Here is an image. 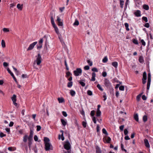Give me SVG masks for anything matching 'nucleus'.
<instances>
[{"label": "nucleus", "instance_id": "1", "mask_svg": "<svg viewBox=\"0 0 153 153\" xmlns=\"http://www.w3.org/2000/svg\"><path fill=\"white\" fill-rule=\"evenodd\" d=\"M36 59L34 61V63L35 62H36L37 65H39L42 62V58L41 56L39 53H38L37 56H36Z\"/></svg>", "mask_w": 153, "mask_h": 153}, {"label": "nucleus", "instance_id": "2", "mask_svg": "<svg viewBox=\"0 0 153 153\" xmlns=\"http://www.w3.org/2000/svg\"><path fill=\"white\" fill-rule=\"evenodd\" d=\"M74 74L76 76H79L82 72V69L80 68H77L73 72Z\"/></svg>", "mask_w": 153, "mask_h": 153}, {"label": "nucleus", "instance_id": "3", "mask_svg": "<svg viewBox=\"0 0 153 153\" xmlns=\"http://www.w3.org/2000/svg\"><path fill=\"white\" fill-rule=\"evenodd\" d=\"M45 149L46 151H48L50 150H53V146L50 143H45Z\"/></svg>", "mask_w": 153, "mask_h": 153}, {"label": "nucleus", "instance_id": "4", "mask_svg": "<svg viewBox=\"0 0 153 153\" xmlns=\"http://www.w3.org/2000/svg\"><path fill=\"white\" fill-rule=\"evenodd\" d=\"M65 143L64 145V148L67 150H69L71 148V145L68 140H67L65 142Z\"/></svg>", "mask_w": 153, "mask_h": 153}, {"label": "nucleus", "instance_id": "5", "mask_svg": "<svg viewBox=\"0 0 153 153\" xmlns=\"http://www.w3.org/2000/svg\"><path fill=\"white\" fill-rule=\"evenodd\" d=\"M104 84L105 86L107 88H110L111 85V84L109 80L106 78L105 79Z\"/></svg>", "mask_w": 153, "mask_h": 153}, {"label": "nucleus", "instance_id": "6", "mask_svg": "<svg viewBox=\"0 0 153 153\" xmlns=\"http://www.w3.org/2000/svg\"><path fill=\"white\" fill-rule=\"evenodd\" d=\"M37 43V42H35L31 44L27 49V51H30L32 50L34 47L35 45Z\"/></svg>", "mask_w": 153, "mask_h": 153}, {"label": "nucleus", "instance_id": "7", "mask_svg": "<svg viewBox=\"0 0 153 153\" xmlns=\"http://www.w3.org/2000/svg\"><path fill=\"white\" fill-rule=\"evenodd\" d=\"M7 71H8V72L10 74L11 76L13 77V78L14 80L15 81L16 83H18V82L17 81V80L16 78V77H15L13 74L12 73V72H11L10 70L9 69V68H8L7 69Z\"/></svg>", "mask_w": 153, "mask_h": 153}, {"label": "nucleus", "instance_id": "8", "mask_svg": "<svg viewBox=\"0 0 153 153\" xmlns=\"http://www.w3.org/2000/svg\"><path fill=\"white\" fill-rule=\"evenodd\" d=\"M61 19L58 16L57 17L56 21L58 23V25L59 26H62L63 25V24L62 22L61 21Z\"/></svg>", "mask_w": 153, "mask_h": 153}, {"label": "nucleus", "instance_id": "9", "mask_svg": "<svg viewBox=\"0 0 153 153\" xmlns=\"http://www.w3.org/2000/svg\"><path fill=\"white\" fill-rule=\"evenodd\" d=\"M134 14L137 17H140L141 16L140 11L139 10H137L134 13Z\"/></svg>", "mask_w": 153, "mask_h": 153}, {"label": "nucleus", "instance_id": "10", "mask_svg": "<svg viewBox=\"0 0 153 153\" xmlns=\"http://www.w3.org/2000/svg\"><path fill=\"white\" fill-rule=\"evenodd\" d=\"M33 134V131L30 130V135L28 138L29 141H31L32 140Z\"/></svg>", "mask_w": 153, "mask_h": 153}, {"label": "nucleus", "instance_id": "11", "mask_svg": "<svg viewBox=\"0 0 153 153\" xmlns=\"http://www.w3.org/2000/svg\"><path fill=\"white\" fill-rule=\"evenodd\" d=\"M144 142L145 146L147 148H149L150 145L148 140L146 139H145L144 140Z\"/></svg>", "mask_w": 153, "mask_h": 153}, {"label": "nucleus", "instance_id": "12", "mask_svg": "<svg viewBox=\"0 0 153 153\" xmlns=\"http://www.w3.org/2000/svg\"><path fill=\"white\" fill-rule=\"evenodd\" d=\"M95 149L96 153H102V151L98 146H96Z\"/></svg>", "mask_w": 153, "mask_h": 153}, {"label": "nucleus", "instance_id": "13", "mask_svg": "<svg viewBox=\"0 0 153 153\" xmlns=\"http://www.w3.org/2000/svg\"><path fill=\"white\" fill-rule=\"evenodd\" d=\"M92 78L91 80V81H94L95 80V77L96 76V74L94 72H93L92 74Z\"/></svg>", "mask_w": 153, "mask_h": 153}, {"label": "nucleus", "instance_id": "14", "mask_svg": "<svg viewBox=\"0 0 153 153\" xmlns=\"http://www.w3.org/2000/svg\"><path fill=\"white\" fill-rule=\"evenodd\" d=\"M44 141L45 144V143H49L50 140L48 137H45L44 138Z\"/></svg>", "mask_w": 153, "mask_h": 153}, {"label": "nucleus", "instance_id": "15", "mask_svg": "<svg viewBox=\"0 0 153 153\" xmlns=\"http://www.w3.org/2000/svg\"><path fill=\"white\" fill-rule=\"evenodd\" d=\"M134 118L136 121L138 122L139 119L137 114H134Z\"/></svg>", "mask_w": 153, "mask_h": 153}, {"label": "nucleus", "instance_id": "16", "mask_svg": "<svg viewBox=\"0 0 153 153\" xmlns=\"http://www.w3.org/2000/svg\"><path fill=\"white\" fill-rule=\"evenodd\" d=\"M147 79V75L146 72L145 71L143 72V76L142 80L146 79Z\"/></svg>", "mask_w": 153, "mask_h": 153}, {"label": "nucleus", "instance_id": "17", "mask_svg": "<svg viewBox=\"0 0 153 153\" xmlns=\"http://www.w3.org/2000/svg\"><path fill=\"white\" fill-rule=\"evenodd\" d=\"M58 100L59 103H62L64 102V98L62 97L58 98Z\"/></svg>", "mask_w": 153, "mask_h": 153}, {"label": "nucleus", "instance_id": "18", "mask_svg": "<svg viewBox=\"0 0 153 153\" xmlns=\"http://www.w3.org/2000/svg\"><path fill=\"white\" fill-rule=\"evenodd\" d=\"M61 121L62 124L63 126H65L66 125L67 122L64 120L63 119H61Z\"/></svg>", "mask_w": 153, "mask_h": 153}, {"label": "nucleus", "instance_id": "19", "mask_svg": "<svg viewBox=\"0 0 153 153\" xmlns=\"http://www.w3.org/2000/svg\"><path fill=\"white\" fill-rule=\"evenodd\" d=\"M143 8L146 10H148L149 9V6L148 5L146 4H144L143 6Z\"/></svg>", "mask_w": 153, "mask_h": 153}, {"label": "nucleus", "instance_id": "20", "mask_svg": "<svg viewBox=\"0 0 153 153\" xmlns=\"http://www.w3.org/2000/svg\"><path fill=\"white\" fill-rule=\"evenodd\" d=\"M112 65L115 68H117L118 66V63L116 62H114L112 63Z\"/></svg>", "mask_w": 153, "mask_h": 153}, {"label": "nucleus", "instance_id": "21", "mask_svg": "<svg viewBox=\"0 0 153 153\" xmlns=\"http://www.w3.org/2000/svg\"><path fill=\"white\" fill-rule=\"evenodd\" d=\"M139 62L140 63H142L144 62V59H143V57L142 56H140L139 57Z\"/></svg>", "mask_w": 153, "mask_h": 153}, {"label": "nucleus", "instance_id": "22", "mask_svg": "<svg viewBox=\"0 0 153 153\" xmlns=\"http://www.w3.org/2000/svg\"><path fill=\"white\" fill-rule=\"evenodd\" d=\"M107 138V139L106 138H105L106 142L108 143H110L111 140V138L109 137H108Z\"/></svg>", "mask_w": 153, "mask_h": 153}, {"label": "nucleus", "instance_id": "23", "mask_svg": "<svg viewBox=\"0 0 153 153\" xmlns=\"http://www.w3.org/2000/svg\"><path fill=\"white\" fill-rule=\"evenodd\" d=\"M143 94V93H142L140 94H139L138 95H137V97H136V99L137 101H140V98Z\"/></svg>", "mask_w": 153, "mask_h": 153}, {"label": "nucleus", "instance_id": "24", "mask_svg": "<svg viewBox=\"0 0 153 153\" xmlns=\"http://www.w3.org/2000/svg\"><path fill=\"white\" fill-rule=\"evenodd\" d=\"M16 96L15 94H13L11 97V100L13 101H16Z\"/></svg>", "mask_w": 153, "mask_h": 153}, {"label": "nucleus", "instance_id": "25", "mask_svg": "<svg viewBox=\"0 0 153 153\" xmlns=\"http://www.w3.org/2000/svg\"><path fill=\"white\" fill-rule=\"evenodd\" d=\"M1 45L3 48H4L6 47L5 43L4 40H2L1 42Z\"/></svg>", "mask_w": 153, "mask_h": 153}, {"label": "nucleus", "instance_id": "26", "mask_svg": "<svg viewBox=\"0 0 153 153\" xmlns=\"http://www.w3.org/2000/svg\"><path fill=\"white\" fill-rule=\"evenodd\" d=\"M17 7L18 9L21 10L23 7V5H21L19 4H18L17 5Z\"/></svg>", "mask_w": 153, "mask_h": 153}, {"label": "nucleus", "instance_id": "27", "mask_svg": "<svg viewBox=\"0 0 153 153\" xmlns=\"http://www.w3.org/2000/svg\"><path fill=\"white\" fill-rule=\"evenodd\" d=\"M120 5L121 8H123L124 5V1L123 0H120Z\"/></svg>", "mask_w": 153, "mask_h": 153}, {"label": "nucleus", "instance_id": "28", "mask_svg": "<svg viewBox=\"0 0 153 153\" xmlns=\"http://www.w3.org/2000/svg\"><path fill=\"white\" fill-rule=\"evenodd\" d=\"M151 75L150 73H149L148 74V81L147 82H151Z\"/></svg>", "mask_w": 153, "mask_h": 153}, {"label": "nucleus", "instance_id": "29", "mask_svg": "<svg viewBox=\"0 0 153 153\" xmlns=\"http://www.w3.org/2000/svg\"><path fill=\"white\" fill-rule=\"evenodd\" d=\"M126 28V30L128 31L129 30V29L128 28V23H126L124 24Z\"/></svg>", "mask_w": 153, "mask_h": 153}, {"label": "nucleus", "instance_id": "30", "mask_svg": "<svg viewBox=\"0 0 153 153\" xmlns=\"http://www.w3.org/2000/svg\"><path fill=\"white\" fill-rule=\"evenodd\" d=\"M101 115V111L100 110H97V111L96 112V116L97 117H99Z\"/></svg>", "mask_w": 153, "mask_h": 153}, {"label": "nucleus", "instance_id": "31", "mask_svg": "<svg viewBox=\"0 0 153 153\" xmlns=\"http://www.w3.org/2000/svg\"><path fill=\"white\" fill-rule=\"evenodd\" d=\"M79 23L77 19H76L74 22L73 24V25L74 26H78L79 25Z\"/></svg>", "mask_w": 153, "mask_h": 153}, {"label": "nucleus", "instance_id": "32", "mask_svg": "<svg viewBox=\"0 0 153 153\" xmlns=\"http://www.w3.org/2000/svg\"><path fill=\"white\" fill-rule=\"evenodd\" d=\"M143 119L144 122H146L148 120L147 116L146 115H144L143 117Z\"/></svg>", "mask_w": 153, "mask_h": 153}, {"label": "nucleus", "instance_id": "33", "mask_svg": "<svg viewBox=\"0 0 153 153\" xmlns=\"http://www.w3.org/2000/svg\"><path fill=\"white\" fill-rule=\"evenodd\" d=\"M27 138L28 137L27 135H25L23 137V141L25 143L27 141Z\"/></svg>", "mask_w": 153, "mask_h": 153}, {"label": "nucleus", "instance_id": "34", "mask_svg": "<svg viewBox=\"0 0 153 153\" xmlns=\"http://www.w3.org/2000/svg\"><path fill=\"white\" fill-rule=\"evenodd\" d=\"M97 87L101 91H103V88L101 87L100 85L98 84L97 85Z\"/></svg>", "mask_w": 153, "mask_h": 153}, {"label": "nucleus", "instance_id": "35", "mask_svg": "<svg viewBox=\"0 0 153 153\" xmlns=\"http://www.w3.org/2000/svg\"><path fill=\"white\" fill-rule=\"evenodd\" d=\"M65 65L66 67V70L68 71L69 69V68L68 67V65L66 61V60L65 59Z\"/></svg>", "mask_w": 153, "mask_h": 153}, {"label": "nucleus", "instance_id": "36", "mask_svg": "<svg viewBox=\"0 0 153 153\" xmlns=\"http://www.w3.org/2000/svg\"><path fill=\"white\" fill-rule=\"evenodd\" d=\"M60 132H61L62 133V134H61V137H62V138H61V139H62V140L63 141L64 140V139H65V138L63 136V131L62 130H60Z\"/></svg>", "mask_w": 153, "mask_h": 153}, {"label": "nucleus", "instance_id": "37", "mask_svg": "<svg viewBox=\"0 0 153 153\" xmlns=\"http://www.w3.org/2000/svg\"><path fill=\"white\" fill-rule=\"evenodd\" d=\"M70 94L72 96H74L75 94V92L73 90H71L70 92Z\"/></svg>", "mask_w": 153, "mask_h": 153}, {"label": "nucleus", "instance_id": "38", "mask_svg": "<svg viewBox=\"0 0 153 153\" xmlns=\"http://www.w3.org/2000/svg\"><path fill=\"white\" fill-rule=\"evenodd\" d=\"M102 132L103 134H106L107 135L108 134V133H107V131H106V129L104 128H103L102 129Z\"/></svg>", "mask_w": 153, "mask_h": 153}, {"label": "nucleus", "instance_id": "39", "mask_svg": "<svg viewBox=\"0 0 153 153\" xmlns=\"http://www.w3.org/2000/svg\"><path fill=\"white\" fill-rule=\"evenodd\" d=\"M73 85V82L71 81L70 82H68V83L67 86L68 87H71Z\"/></svg>", "mask_w": 153, "mask_h": 153}, {"label": "nucleus", "instance_id": "40", "mask_svg": "<svg viewBox=\"0 0 153 153\" xmlns=\"http://www.w3.org/2000/svg\"><path fill=\"white\" fill-rule=\"evenodd\" d=\"M80 114L83 116V117L85 119V114L84 111L82 110V111H80Z\"/></svg>", "mask_w": 153, "mask_h": 153}, {"label": "nucleus", "instance_id": "41", "mask_svg": "<svg viewBox=\"0 0 153 153\" xmlns=\"http://www.w3.org/2000/svg\"><path fill=\"white\" fill-rule=\"evenodd\" d=\"M79 83L83 87L85 86V83L82 81H79Z\"/></svg>", "mask_w": 153, "mask_h": 153}, {"label": "nucleus", "instance_id": "42", "mask_svg": "<svg viewBox=\"0 0 153 153\" xmlns=\"http://www.w3.org/2000/svg\"><path fill=\"white\" fill-rule=\"evenodd\" d=\"M51 23L52 25L54 24V18L52 16H51Z\"/></svg>", "mask_w": 153, "mask_h": 153}, {"label": "nucleus", "instance_id": "43", "mask_svg": "<svg viewBox=\"0 0 153 153\" xmlns=\"http://www.w3.org/2000/svg\"><path fill=\"white\" fill-rule=\"evenodd\" d=\"M108 61V58L107 56H105L103 59L102 61L104 63Z\"/></svg>", "mask_w": 153, "mask_h": 153}, {"label": "nucleus", "instance_id": "44", "mask_svg": "<svg viewBox=\"0 0 153 153\" xmlns=\"http://www.w3.org/2000/svg\"><path fill=\"white\" fill-rule=\"evenodd\" d=\"M87 93L88 95L92 96L93 94L92 91L90 90H88L87 92Z\"/></svg>", "mask_w": 153, "mask_h": 153}, {"label": "nucleus", "instance_id": "45", "mask_svg": "<svg viewBox=\"0 0 153 153\" xmlns=\"http://www.w3.org/2000/svg\"><path fill=\"white\" fill-rule=\"evenodd\" d=\"M142 19L145 22H147L148 21V19L146 17H143L142 18Z\"/></svg>", "mask_w": 153, "mask_h": 153}, {"label": "nucleus", "instance_id": "46", "mask_svg": "<svg viewBox=\"0 0 153 153\" xmlns=\"http://www.w3.org/2000/svg\"><path fill=\"white\" fill-rule=\"evenodd\" d=\"M133 42L136 45H137L138 44L137 40L135 39H133Z\"/></svg>", "mask_w": 153, "mask_h": 153}, {"label": "nucleus", "instance_id": "47", "mask_svg": "<svg viewBox=\"0 0 153 153\" xmlns=\"http://www.w3.org/2000/svg\"><path fill=\"white\" fill-rule=\"evenodd\" d=\"M87 62L89 64L90 66H91L93 65V62L92 61H91L90 60H88L87 61Z\"/></svg>", "mask_w": 153, "mask_h": 153}, {"label": "nucleus", "instance_id": "48", "mask_svg": "<svg viewBox=\"0 0 153 153\" xmlns=\"http://www.w3.org/2000/svg\"><path fill=\"white\" fill-rule=\"evenodd\" d=\"M151 82H147V89L149 90V89Z\"/></svg>", "mask_w": 153, "mask_h": 153}, {"label": "nucleus", "instance_id": "49", "mask_svg": "<svg viewBox=\"0 0 153 153\" xmlns=\"http://www.w3.org/2000/svg\"><path fill=\"white\" fill-rule=\"evenodd\" d=\"M119 90L121 91H124V86L123 85H121L119 87Z\"/></svg>", "mask_w": 153, "mask_h": 153}, {"label": "nucleus", "instance_id": "50", "mask_svg": "<svg viewBox=\"0 0 153 153\" xmlns=\"http://www.w3.org/2000/svg\"><path fill=\"white\" fill-rule=\"evenodd\" d=\"M6 136V135L5 134H4L2 132H1L0 133V137L1 138H2L3 137H5Z\"/></svg>", "mask_w": 153, "mask_h": 153}, {"label": "nucleus", "instance_id": "51", "mask_svg": "<svg viewBox=\"0 0 153 153\" xmlns=\"http://www.w3.org/2000/svg\"><path fill=\"white\" fill-rule=\"evenodd\" d=\"M36 130L37 131H39L40 130L41 127L40 126L38 125L36 126Z\"/></svg>", "mask_w": 153, "mask_h": 153}, {"label": "nucleus", "instance_id": "52", "mask_svg": "<svg viewBox=\"0 0 153 153\" xmlns=\"http://www.w3.org/2000/svg\"><path fill=\"white\" fill-rule=\"evenodd\" d=\"M95 114V111L94 110L92 111L90 113V114L91 116L94 117V115Z\"/></svg>", "mask_w": 153, "mask_h": 153}, {"label": "nucleus", "instance_id": "53", "mask_svg": "<svg viewBox=\"0 0 153 153\" xmlns=\"http://www.w3.org/2000/svg\"><path fill=\"white\" fill-rule=\"evenodd\" d=\"M92 120L94 123L96 124V117H93Z\"/></svg>", "mask_w": 153, "mask_h": 153}, {"label": "nucleus", "instance_id": "54", "mask_svg": "<svg viewBox=\"0 0 153 153\" xmlns=\"http://www.w3.org/2000/svg\"><path fill=\"white\" fill-rule=\"evenodd\" d=\"M62 115L65 117H66L67 116V114L66 112L65 111H63L62 112Z\"/></svg>", "mask_w": 153, "mask_h": 153}, {"label": "nucleus", "instance_id": "55", "mask_svg": "<svg viewBox=\"0 0 153 153\" xmlns=\"http://www.w3.org/2000/svg\"><path fill=\"white\" fill-rule=\"evenodd\" d=\"M92 71L94 72H98V70H97V68H92Z\"/></svg>", "mask_w": 153, "mask_h": 153}, {"label": "nucleus", "instance_id": "56", "mask_svg": "<svg viewBox=\"0 0 153 153\" xmlns=\"http://www.w3.org/2000/svg\"><path fill=\"white\" fill-rule=\"evenodd\" d=\"M54 29H55V31L56 32V33L57 34H59V30H58V29L57 27H55Z\"/></svg>", "mask_w": 153, "mask_h": 153}, {"label": "nucleus", "instance_id": "57", "mask_svg": "<svg viewBox=\"0 0 153 153\" xmlns=\"http://www.w3.org/2000/svg\"><path fill=\"white\" fill-rule=\"evenodd\" d=\"M103 94H104V95L103 96V97L104 98V99H103V100L105 101L106 100L107 97H106V95L105 93V92H104Z\"/></svg>", "mask_w": 153, "mask_h": 153}, {"label": "nucleus", "instance_id": "58", "mask_svg": "<svg viewBox=\"0 0 153 153\" xmlns=\"http://www.w3.org/2000/svg\"><path fill=\"white\" fill-rule=\"evenodd\" d=\"M33 150L35 153H37V149L36 146L33 149Z\"/></svg>", "mask_w": 153, "mask_h": 153}, {"label": "nucleus", "instance_id": "59", "mask_svg": "<svg viewBox=\"0 0 153 153\" xmlns=\"http://www.w3.org/2000/svg\"><path fill=\"white\" fill-rule=\"evenodd\" d=\"M141 42L142 43V45L143 46H145L146 45V43L145 42L143 39H142L141 40Z\"/></svg>", "mask_w": 153, "mask_h": 153}, {"label": "nucleus", "instance_id": "60", "mask_svg": "<svg viewBox=\"0 0 153 153\" xmlns=\"http://www.w3.org/2000/svg\"><path fill=\"white\" fill-rule=\"evenodd\" d=\"M128 133V130L126 129H125L124 130V134L125 135H126Z\"/></svg>", "mask_w": 153, "mask_h": 153}, {"label": "nucleus", "instance_id": "61", "mask_svg": "<svg viewBox=\"0 0 153 153\" xmlns=\"http://www.w3.org/2000/svg\"><path fill=\"white\" fill-rule=\"evenodd\" d=\"M102 76L105 77L107 76V73L105 71H104L102 72Z\"/></svg>", "mask_w": 153, "mask_h": 153}, {"label": "nucleus", "instance_id": "62", "mask_svg": "<svg viewBox=\"0 0 153 153\" xmlns=\"http://www.w3.org/2000/svg\"><path fill=\"white\" fill-rule=\"evenodd\" d=\"M3 65L4 66V67H7L8 65V64L5 62L3 63Z\"/></svg>", "mask_w": 153, "mask_h": 153}, {"label": "nucleus", "instance_id": "63", "mask_svg": "<svg viewBox=\"0 0 153 153\" xmlns=\"http://www.w3.org/2000/svg\"><path fill=\"white\" fill-rule=\"evenodd\" d=\"M142 99L144 100H145L147 99V97L145 95H143L142 96Z\"/></svg>", "mask_w": 153, "mask_h": 153}, {"label": "nucleus", "instance_id": "64", "mask_svg": "<svg viewBox=\"0 0 153 153\" xmlns=\"http://www.w3.org/2000/svg\"><path fill=\"white\" fill-rule=\"evenodd\" d=\"M34 139L35 141H37L38 140V138L37 135H35L34 137Z\"/></svg>", "mask_w": 153, "mask_h": 153}]
</instances>
